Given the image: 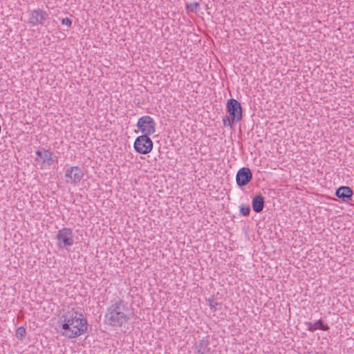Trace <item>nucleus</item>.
I'll list each match as a JSON object with an SVG mask.
<instances>
[{
	"mask_svg": "<svg viewBox=\"0 0 354 354\" xmlns=\"http://www.w3.org/2000/svg\"><path fill=\"white\" fill-rule=\"evenodd\" d=\"M137 127L142 133V136L149 137V136L152 135L156 131V122L150 116L145 115L139 118Z\"/></svg>",
	"mask_w": 354,
	"mask_h": 354,
	"instance_id": "20e7f679",
	"label": "nucleus"
},
{
	"mask_svg": "<svg viewBox=\"0 0 354 354\" xmlns=\"http://www.w3.org/2000/svg\"><path fill=\"white\" fill-rule=\"evenodd\" d=\"M227 111L232 121H241L243 117V109L241 103L236 100L231 98L227 101Z\"/></svg>",
	"mask_w": 354,
	"mask_h": 354,
	"instance_id": "39448f33",
	"label": "nucleus"
},
{
	"mask_svg": "<svg viewBox=\"0 0 354 354\" xmlns=\"http://www.w3.org/2000/svg\"><path fill=\"white\" fill-rule=\"evenodd\" d=\"M57 246L59 248H67L74 244L73 232L69 227H64L57 234Z\"/></svg>",
	"mask_w": 354,
	"mask_h": 354,
	"instance_id": "7ed1b4c3",
	"label": "nucleus"
},
{
	"mask_svg": "<svg viewBox=\"0 0 354 354\" xmlns=\"http://www.w3.org/2000/svg\"><path fill=\"white\" fill-rule=\"evenodd\" d=\"M62 335L69 339L75 338L84 334L87 330V320L82 314L72 310L64 314L61 318Z\"/></svg>",
	"mask_w": 354,
	"mask_h": 354,
	"instance_id": "f257e3e1",
	"label": "nucleus"
},
{
	"mask_svg": "<svg viewBox=\"0 0 354 354\" xmlns=\"http://www.w3.org/2000/svg\"><path fill=\"white\" fill-rule=\"evenodd\" d=\"M306 325L308 326V330L310 332H313L317 329L322 330H328L329 327L327 324H324L323 321L319 319L315 323L306 322Z\"/></svg>",
	"mask_w": 354,
	"mask_h": 354,
	"instance_id": "ddd939ff",
	"label": "nucleus"
},
{
	"mask_svg": "<svg viewBox=\"0 0 354 354\" xmlns=\"http://www.w3.org/2000/svg\"><path fill=\"white\" fill-rule=\"evenodd\" d=\"M252 178V171L248 167H242L236 173V180L239 187L245 186L249 183Z\"/></svg>",
	"mask_w": 354,
	"mask_h": 354,
	"instance_id": "1a4fd4ad",
	"label": "nucleus"
},
{
	"mask_svg": "<svg viewBox=\"0 0 354 354\" xmlns=\"http://www.w3.org/2000/svg\"><path fill=\"white\" fill-rule=\"evenodd\" d=\"M353 194L352 189L347 186L339 187L335 192V195L344 202L351 200Z\"/></svg>",
	"mask_w": 354,
	"mask_h": 354,
	"instance_id": "9d476101",
	"label": "nucleus"
},
{
	"mask_svg": "<svg viewBox=\"0 0 354 354\" xmlns=\"http://www.w3.org/2000/svg\"><path fill=\"white\" fill-rule=\"evenodd\" d=\"M49 19L48 14L41 9H37L31 11L29 14L28 23L32 26H45L46 21Z\"/></svg>",
	"mask_w": 354,
	"mask_h": 354,
	"instance_id": "0eeeda50",
	"label": "nucleus"
},
{
	"mask_svg": "<svg viewBox=\"0 0 354 354\" xmlns=\"http://www.w3.org/2000/svg\"><path fill=\"white\" fill-rule=\"evenodd\" d=\"M252 206L255 212H261L264 207V198L263 196L259 194L254 196L252 201Z\"/></svg>",
	"mask_w": 354,
	"mask_h": 354,
	"instance_id": "f8f14e48",
	"label": "nucleus"
},
{
	"mask_svg": "<svg viewBox=\"0 0 354 354\" xmlns=\"http://www.w3.org/2000/svg\"><path fill=\"white\" fill-rule=\"evenodd\" d=\"M196 354H208L210 351L208 337H203L195 344Z\"/></svg>",
	"mask_w": 354,
	"mask_h": 354,
	"instance_id": "9b49d317",
	"label": "nucleus"
},
{
	"mask_svg": "<svg viewBox=\"0 0 354 354\" xmlns=\"http://www.w3.org/2000/svg\"><path fill=\"white\" fill-rule=\"evenodd\" d=\"M83 176L84 172L79 167H70L66 170L65 177L67 183L76 185L81 181Z\"/></svg>",
	"mask_w": 354,
	"mask_h": 354,
	"instance_id": "6e6552de",
	"label": "nucleus"
},
{
	"mask_svg": "<svg viewBox=\"0 0 354 354\" xmlns=\"http://www.w3.org/2000/svg\"><path fill=\"white\" fill-rule=\"evenodd\" d=\"M129 310L122 299L111 304L105 313L104 323L112 327L119 328L128 322Z\"/></svg>",
	"mask_w": 354,
	"mask_h": 354,
	"instance_id": "f03ea898",
	"label": "nucleus"
},
{
	"mask_svg": "<svg viewBox=\"0 0 354 354\" xmlns=\"http://www.w3.org/2000/svg\"><path fill=\"white\" fill-rule=\"evenodd\" d=\"M153 142L146 136H138L134 142L135 150L141 154H147L152 150Z\"/></svg>",
	"mask_w": 354,
	"mask_h": 354,
	"instance_id": "423d86ee",
	"label": "nucleus"
},
{
	"mask_svg": "<svg viewBox=\"0 0 354 354\" xmlns=\"http://www.w3.org/2000/svg\"><path fill=\"white\" fill-rule=\"evenodd\" d=\"M238 121H232V118L227 115H226L223 120V125L225 127H232V124L234 123V122H237Z\"/></svg>",
	"mask_w": 354,
	"mask_h": 354,
	"instance_id": "a211bd4d",
	"label": "nucleus"
},
{
	"mask_svg": "<svg viewBox=\"0 0 354 354\" xmlns=\"http://www.w3.org/2000/svg\"><path fill=\"white\" fill-rule=\"evenodd\" d=\"M62 24L63 25H66L68 27H71V24H72V21L66 17V18H64L62 20Z\"/></svg>",
	"mask_w": 354,
	"mask_h": 354,
	"instance_id": "6ab92c4d",
	"label": "nucleus"
},
{
	"mask_svg": "<svg viewBox=\"0 0 354 354\" xmlns=\"http://www.w3.org/2000/svg\"><path fill=\"white\" fill-rule=\"evenodd\" d=\"M240 213L243 216H248L250 213V207L249 205H242L240 209Z\"/></svg>",
	"mask_w": 354,
	"mask_h": 354,
	"instance_id": "f3484780",
	"label": "nucleus"
},
{
	"mask_svg": "<svg viewBox=\"0 0 354 354\" xmlns=\"http://www.w3.org/2000/svg\"><path fill=\"white\" fill-rule=\"evenodd\" d=\"M26 334V328L23 326L17 328L16 330V337L17 339L22 340Z\"/></svg>",
	"mask_w": 354,
	"mask_h": 354,
	"instance_id": "dca6fc26",
	"label": "nucleus"
},
{
	"mask_svg": "<svg viewBox=\"0 0 354 354\" xmlns=\"http://www.w3.org/2000/svg\"><path fill=\"white\" fill-rule=\"evenodd\" d=\"M186 8L189 12H196L199 10L200 6L196 2H192L189 4H187Z\"/></svg>",
	"mask_w": 354,
	"mask_h": 354,
	"instance_id": "2eb2a0df",
	"label": "nucleus"
},
{
	"mask_svg": "<svg viewBox=\"0 0 354 354\" xmlns=\"http://www.w3.org/2000/svg\"><path fill=\"white\" fill-rule=\"evenodd\" d=\"M35 153L36 155L43 160V162L47 161L48 165H50L54 162L53 153L48 150H44V151L37 150Z\"/></svg>",
	"mask_w": 354,
	"mask_h": 354,
	"instance_id": "4468645a",
	"label": "nucleus"
}]
</instances>
